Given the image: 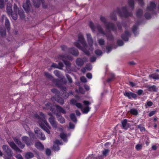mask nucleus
Segmentation results:
<instances>
[{
    "mask_svg": "<svg viewBox=\"0 0 159 159\" xmlns=\"http://www.w3.org/2000/svg\"><path fill=\"white\" fill-rule=\"evenodd\" d=\"M78 39L79 41L82 44L83 47L81 46L78 42H75L74 43L75 46L82 50L87 55H89L90 53L88 50V47L84 36L82 34H80L78 35Z\"/></svg>",
    "mask_w": 159,
    "mask_h": 159,
    "instance_id": "3",
    "label": "nucleus"
},
{
    "mask_svg": "<svg viewBox=\"0 0 159 159\" xmlns=\"http://www.w3.org/2000/svg\"><path fill=\"white\" fill-rule=\"evenodd\" d=\"M95 53L97 55H100L102 54V52L101 50L98 49L95 51Z\"/></svg>",
    "mask_w": 159,
    "mask_h": 159,
    "instance_id": "51",
    "label": "nucleus"
},
{
    "mask_svg": "<svg viewBox=\"0 0 159 159\" xmlns=\"http://www.w3.org/2000/svg\"><path fill=\"white\" fill-rule=\"evenodd\" d=\"M142 144H138L136 146L135 148L137 151H139L142 149Z\"/></svg>",
    "mask_w": 159,
    "mask_h": 159,
    "instance_id": "43",
    "label": "nucleus"
},
{
    "mask_svg": "<svg viewBox=\"0 0 159 159\" xmlns=\"http://www.w3.org/2000/svg\"><path fill=\"white\" fill-rule=\"evenodd\" d=\"M143 14V11L140 9H139L136 12V16L138 17H140Z\"/></svg>",
    "mask_w": 159,
    "mask_h": 159,
    "instance_id": "38",
    "label": "nucleus"
},
{
    "mask_svg": "<svg viewBox=\"0 0 159 159\" xmlns=\"http://www.w3.org/2000/svg\"><path fill=\"white\" fill-rule=\"evenodd\" d=\"M156 5L155 3L153 2H151L149 6L147 7V11L152 12L156 8Z\"/></svg>",
    "mask_w": 159,
    "mask_h": 159,
    "instance_id": "13",
    "label": "nucleus"
},
{
    "mask_svg": "<svg viewBox=\"0 0 159 159\" xmlns=\"http://www.w3.org/2000/svg\"><path fill=\"white\" fill-rule=\"evenodd\" d=\"M56 107L57 109L59 112L60 113H62L63 114H65L66 113V111L62 107L57 105H56Z\"/></svg>",
    "mask_w": 159,
    "mask_h": 159,
    "instance_id": "28",
    "label": "nucleus"
},
{
    "mask_svg": "<svg viewBox=\"0 0 159 159\" xmlns=\"http://www.w3.org/2000/svg\"><path fill=\"white\" fill-rule=\"evenodd\" d=\"M150 78H152L155 80L159 79V75L157 74H152L149 75Z\"/></svg>",
    "mask_w": 159,
    "mask_h": 159,
    "instance_id": "32",
    "label": "nucleus"
},
{
    "mask_svg": "<svg viewBox=\"0 0 159 159\" xmlns=\"http://www.w3.org/2000/svg\"><path fill=\"white\" fill-rule=\"evenodd\" d=\"M35 133L37 134L38 137L40 139L44 140L45 139V137L44 134L41 132L40 129L38 128H35L34 129Z\"/></svg>",
    "mask_w": 159,
    "mask_h": 159,
    "instance_id": "9",
    "label": "nucleus"
},
{
    "mask_svg": "<svg viewBox=\"0 0 159 159\" xmlns=\"http://www.w3.org/2000/svg\"><path fill=\"white\" fill-rule=\"evenodd\" d=\"M100 20L103 24L105 27L107 29L109 30H111L113 31H116V28L114 24L111 22H108L105 17L101 16L100 17Z\"/></svg>",
    "mask_w": 159,
    "mask_h": 159,
    "instance_id": "5",
    "label": "nucleus"
},
{
    "mask_svg": "<svg viewBox=\"0 0 159 159\" xmlns=\"http://www.w3.org/2000/svg\"><path fill=\"white\" fill-rule=\"evenodd\" d=\"M62 142L61 141L58 140H56L54 142L53 145V148L55 151H58L59 149V147L58 145V144H61Z\"/></svg>",
    "mask_w": 159,
    "mask_h": 159,
    "instance_id": "16",
    "label": "nucleus"
},
{
    "mask_svg": "<svg viewBox=\"0 0 159 159\" xmlns=\"http://www.w3.org/2000/svg\"><path fill=\"white\" fill-rule=\"evenodd\" d=\"M85 68L88 70H90L92 69V66L90 64H88L85 66Z\"/></svg>",
    "mask_w": 159,
    "mask_h": 159,
    "instance_id": "50",
    "label": "nucleus"
},
{
    "mask_svg": "<svg viewBox=\"0 0 159 159\" xmlns=\"http://www.w3.org/2000/svg\"><path fill=\"white\" fill-rule=\"evenodd\" d=\"M2 148L7 156L10 157L12 156L11 150L8 146L5 145H3L2 147Z\"/></svg>",
    "mask_w": 159,
    "mask_h": 159,
    "instance_id": "10",
    "label": "nucleus"
},
{
    "mask_svg": "<svg viewBox=\"0 0 159 159\" xmlns=\"http://www.w3.org/2000/svg\"><path fill=\"white\" fill-rule=\"evenodd\" d=\"M45 152L47 155L49 156L51 154V150L50 149L47 148L46 149Z\"/></svg>",
    "mask_w": 159,
    "mask_h": 159,
    "instance_id": "56",
    "label": "nucleus"
},
{
    "mask_svg": "<svg viewBox=\"0 0 159 159\" xmlns=\"http://www.w3.org/2000/svg\"><path fill=\"white\" fill-rule=\"evenodd\" d=\"M3 19H5V25L7 30H9L10 29V23L9 20L6 16L4 15L2 16Z\"/></svg>",
    "mask_w": 159,
    "mask_h": 159,
    "instance_id": "19",
    "label": "nucleus"
},
{
    "mask_svg": "<svg viewBox=\"0 0 159 159\" xmlns=\"http://www.w3.org/2000/svg\"><path fill=\"white\" fill-rule=\"evenodd\" d=\"M56 100L61 104H63L64 103L63 99L60 97H58L57 99H56Z\"/></svg>",
    "mask_w": 159,
    "mask_h": 159,
    "instance_id": "42",
    "label": "nucleus"
},
{
    "mask_svg": "<svg viewBox=\"0 0 159 159\" xmlns=\"http://www.w3.org/2000/svg\"><path fill=\"white\" fill-rule=\"evenodd\" d=\"M60 137L65 141H67L66 134L64 133H61L60 135Z\"/></svg>",
    "mask_w": 159,
    "mask_h": 159,
    "instance_id": "37",
    "label": "nucleus"
},
{
    "mask_svg": "<svg viewBox=\"0 0 159 159\" xmlns=\"http://www.w3.org/2000/svg\"><path fill=\"white\" fill-rule=\"evenodd\" d=\"M48 121L52 127L55 129L57 128V123L55 120L54 118L53 117H50L48 119Z\"/></svg>",
    "mask_w": 159,
    "mask_h": 159,
    "instance_id": "14",
    "label": "nucleus"
},
{
    "mask_svg": "<svg viewBox=\"0 0 159 159\" xmlns=\"http://www.w3.org/2000/svg\"><path fill=\"white\" fill-rule=\"evenodd\" d=\"M16 157L18 159H23L22 156L20 154H18L16 156Z\"/></svg>",
    "mask_w": 159,
    "mask_h": 159,
    "instance_id": "64",
    "label": "nucleus"
},
{
    "mask_svg": "<svg viewBox=\"0 0 159 159\" xmlns=\"http://www.w3.org/2000/svg\"><path fill=\"white\" fill-rule=\"evenodd\" d=\"M61 59L67 67H69L70 66L71 63L69 61L66 60V59L69 60H72V57L71 56L62 55L61 56Z\"/></svg>",
    "mask_w": 159,
    "mask_h": 159,
    "instance_id": "8",
    "label": "nucleus"
},
{
    "mask_svg": "<svg viewBox=\"0 0 159 159\" xmlns=\"http://www.w3.org/2000/svg\"><path fill=\"white\" fill-rule=\"evenodd\" d=\"M54 73L55 74V75L58 78H61V79H62L63 76L62 75L60 74V72L58 70H55L54 71Z\"/></svg>",
    "mask_w": 159,
    "mask_h": 159,
    "instance_id": "35",
    "label": "nucleus"
},
{
    "mask_svg": "<svg viewBox=\"0 0 159 159\" xmlns=\"http://www.w3.org/2000/svg\"><path fill=\"white\" fill-rule=\"evenodd\" d=\"M148 90L149 91H154L157 92V88L154 85H153L152 86H148Z\"/></svg>",
    "mask_w": 159,
    "mask_h": 159,
    "instance_id": "33",
    "label": "nucleus"
},
{
    "mask_svg": "<svg viewBox=\"0 0 159 159\" xmlns=\"http://www.w3.org/2000/svg\"><path fill=\"white\" fill-rule=\"evenodd\" d=\"M80 80L82 82L84 83H85L87 82L86 78L84 76H82L80 78Z\"/></svg>",
    "mask_w": 159,
    "mask_h": 159,
    "instance_id": "55",
    "label": "nucleus"
},
{
    "mask_svg": "<svg viewBox=\"0 0 159 159\" xmlns=\"http://www.w3.org/2000/svg\"><path fill=\"white\" fill-rule=\"evenodd\" d=\"M41 2H42L43 7L44 8H47L48 7L47 5L44 2V1H41Z\"/></svg>",
    "mask_w": 159,
    "mask_h": 159,
    "instance_id": "58",
    "label": "nucleus"
},
{
    "mask_svg": "<svg viewBox=\"0 0 159 159\" xmlns=\"http://www.w3.org/2000/svg\"><path fill=\"white\" fill-rule=\"evenodd\" d=\"M147 12H146L145 14V17L147 19H149L151 17V14L149 13V11H147Z\"/></svg>",
    "mask_w": 159,
    "mask_h": 159,
    "instance_id": "46",
    "label": "nucleus"
},
{
    "mask_svg": "<svg viewBox=\"0 0 159 159\" xmlns=\"http://www.w3.org/2000/svg\"><path fill=\"white\" fill-rule=\"evenodd\" d=\"M52 105L48 102L45 104V108L49 109L53 113H55V111L52 108Z\"/></svg>",
    "mask_w": 159,
    "mask_h": 159,
    "instance_id": "26",
    "label": "nucleus"
},
{
    "mask_svg": "<svg viewBox=\"0 0 159 159\" xmlns=\"http://www.w3.org/2000/svg\"><path fill=\"white\" fill-rule=\"evenodd\" d=\"M83 59L84 60L80 58H78L76 60V63L78 66H82L83 65L84 62L87 61V59L85 57L83 58Z\"/></svg>",
    "mask_w": 159,
    "mask_h": 159,
    "instance_id": "11",
    "label": "nucleus"
},
{
    "mask_svg": "<svg viewBox=\"0 0 159 159\" xmlns=\"http://www.w3.org/2000/svg\"><path fill=\"white\" fill-rule=\"evenodd\" d=\"M87 77L89 79H91L92 78V75L90 73H88L86 75Z\"/></svg>",
    "mask_w": 159,
    "mask_h": 159,
    "instance_id": "63",
    "label": "nucleus"
},
{
    "mask_svg": "<svg viewBox=\"0 0 159 159\" xmlns=\"http://www.w3.org/2000/svg\"><path fill=\"white\" fill-rule=\"evenodd\" d=\"M121 122L123 128L127 129L129 127V126L127 123V120L126 119L124 120Z\"/></svg>",
    "mask_w": 159,
    "mask_h": 159,
    "instance_id": "30",
    "label": "nucleus"
},
{
    "mask_svg": "<svg viewBox=\"0 0 159 159\" xmlns=\"http://www.w3.org/2000/svg\"><path fill=\"white\" fill-rule=\"evenodd\" d=\"M70 117L71 120L74 122H76L77 119L75 115L74 114H71L70 115Z\"/></svg>",
    "mask_w": 159,
    "mask_h": 159,
    "instance_id": "41",
    "label": "nucleus"
},
{
    "mask_svg": "<svg viewBox=\"0 0 159 159\" xmlns=\"http://www.w3.org/2000/svg\"><path fill=\"white\" fill-rule=\"evenodd\" d=\"M14 140L21 148H24L25 145L19 139L15 138L14 139Z\"/></svg>",
    "mask_w": 159,
    "mask_h": 159,
    "instance_id": "24",
    "label": "nucleus"
},
{
    "mask_svg": "<svg viewBox=\"0 0 159 159\" xmlns=\"http://www.w3.org/2000/svg\"><path fill=\"white\" fill-rule=\"evenodd\" d=\"M124 95L127 96L129 98H135L137 97V95L136 94L131 92H125L124 93Z\"/></svg>",
    "mask_w": 159,
    "mask_h": 159,
    "instance_id": "18",
    "label": "nucleus"
},
{
    "mask_svg": "<svg viewBox=\"0 0 159 159\" xmlns=\"http://www.w3.org/2000/svg\"><path fill=\"white\" fill-rule=\"evenodd\" d=\"M0 33L2 36H5L6 35V31L4 29L0 27Z\"/></svg>",
    "mask_w": 159,
    "mask_h": 159,
    "instance_id": "40",
    "label": "nucleus"
},
{
    "mask_svg": "<svg viewBox=\"0 0 159 159\" xmlns=\"http://www.w3.org/2000/svg\"><path fill=\"white\" fill-rule=\"evenodd\" d=\"M18 8L16 4H14L13 10L12 9L11 6H7V12L9 15L11 16L12 19L15 20L17 18V11Z\"/></svg>",
    "mask_w": 159,
    "mask_h": 159,
    "instance_id": "4",
    "label": "nucleus"
},
{
    "mask_svg": "<svg viewBox=\"0 0 159 159\" xmlns=\"http://www.w3.org/2000/svg\"><path fill=\"white\" fill-rule=\"evenodd\" d=\"M128 7L125 6L122 7L121 11L119 8H117L116 10L114 11L110 15L111 19L113 20H117L116 15L118 14L121 17H127L131 16L132 14L131 12L129 11Z\"/></svg>",
    "mask_w": 159,
    "mask_h": 159,
    "instance_id": "1",
    "label": "nucleus"
},
{
    "mask_svg": "<svg viewBox=\"0 0 159 159\" xmlns=\"http://www.w3.org/2000/svg\"><path fill=\"white\" fill-rule=\"evenodd\" d=\"M96 59V57L93 56L92 57H91L90 58V61L91 62H93L95 61Z\"/></svg>",
    "mask_w": 159,
    "mask_h": 159,
    "instance_id": "59",
    "label": "nucleus"
},
{
    "mask_svg": "<svg viewBox=\"0 0 159 159\" xmlns=\"http://www.w3.org/2000/svg\"><path fill=\"white\" fill-rule=\"evenodd\" d=\"M130 35V34L129 31L125 30V34H123L121 36V38L124 40L127 41L128 40V37Z\"/></svg>",
    "mask_w": 159,
    "mask_h": 159,
    "instance_id": "23",
    "label": "nucleus"
},
{
    "mask_svg": "<svg viewBox=\"0 0 159 159\" xmlns=\"http://www.w3.org/2000/svg\"><path fill=\"white\" fill-rule=\"evenodd\" d=\"M30 0H26V2L23 3V7L26 11L28 12L30 10Z\"/></svg>",
    "mask_w": 159,
    "mask_h": 159,
    "instance_id": "15",
    "label": "nucleus"
},
{
    "mask_svg": "<svg viewBox=\"0 0 159 159\" xmlns=\"http://www.w3.org/2000/svg\"><path fill=\"white\" fill-rule=\"evenodd\" d=\"M83 103L84 105V107H83L81 104V107H80L79 108L80 109L83 113L87 114L90 110V108L89 107V105H90L91 103L89 101H84Z\"/></svg>",
    "mask_w": 159,
    "mask_h": 159,
    "instance_id": "7",
    "label": "nucleus"
},
{
    "mask_svg": "<svg viewBox=\"0 0 159 159\" xmlns=\"http://www.w3.org/2000/svg\"><path fill=\"white\" fill-rule=\"evenodd\" d=\"M34 156L33 154L31 152H28L26 153L25 157L27 159H30L33 157Z\"/></svg>",
    "mask_w": 159,
    "mask_h": 159,
    "instance_id": "34",
    "label": "nucleus"
},
{
    "mask_svg": "<svg viewBox=\"0 0 159 159\" xmlns=\"http://www.w3.org/2000/svg\"><path fill=\"white\" fill-rule=\"evenodd\" d=\"M128 4L131 10H133L134 9V0H129Z\"/></svg>",
    "mask_w": 159,
    "mask_h": 159,
    "instance_id": "29",
    "label": "nucleus"
},
{
    "mask_svg": "<svg viewBox=\"0 0 159 159\" xmlns=\"http://www.w3.org/2000/svg\"><path fill=\"white\" fill-rule=\"evenodd\" d=\"M106 49L107 50V52L108 53L112 49V47L111 45H109L107 46Z\"/></svg>",
    "mask_w": 159,
    "mask_h": 159,
    "instance_id": "52",
    "label": "nucleus"
},
{
    "mask_svg": "<svg viewBox=\"0 0 159 159\" xmlns=\"http://www.w3.org/2000/svg\"><path fill=\"white\" fill-rule=\"evenodd\" d=\"M69 126L70 128V129H74L75 127L74 125L71 122H70L69 123Z\"/></svg>",
    "mask_w": 159,
    "mask_h": 159,
    "instance_id": "62",
    "label": "nucleus"
},
{
    "mask_svg": "<svg viewBox=\"0 0 159 159\" xmlns=\"http://www.w3.org/2000/svg\"><path fill=\"white\" fill-rule=\"evenodd\" d=\"M129 112L130 114L135 116H137L138 114V111L135 109H131L130 110Z\"/></svg>",
    "mask_w": 159,
    "mask_h": 159,
    "instance_id": "36",
    "label": "nucleus"
},
{
    "mask_svg": "<svg viewBox=\"0 0 159 159\" xmlns=\"http://www.w3.org/2000/svg\"><path fill=\"white\" fill-rule=\"evenodd\" d=\"M107 37V39L110 40H112L113 39V37L112 34L109 33L107 34L106 33V34H104Z\"/></svg>",
    "mask_w": 159,
    "mask_h": 159,
    "instance_id": "39",
    "label": "nucleus"
},
{
    "mask_svg": "<svg viewBox=\"0 0 159 159\" xmlns=\"http://www.w3.org/2000/svg\"><path fill=\"white\" fill-rule=\"evenodd\" d=\"M46 77L49 79H52V75H51L50 74L45 72L44 73Z\"/></svg>",
    "mask_w": 159,
    "mask_h": 159,
    "instance_id": "44",
    "label": "nucleus"
},
{
    "mask_svg": "<svg viewBox=\"0 0 159 159\" xmlns=\"http://www.w3.org/2000/svg\"><path fill=\"white\" fill-rule=\"evenodd\" d=\"M21 139L28 146L31 145L32 144V142L31 139L26 136H23L21 138Z\"/></svg>",
    "mask_w": 159,
    "mask_h": 159,
    "instance_id": "12",
    "label": "nucleus"
},
{
    "mask_svg": "<svg viewBox=\"0 0 159 159\" xmlns=\"http://www.w3.org/2000/svg\"><path fill=\"white\" fill-rule=\"evenodd\" d=\"M89 26L93 32H94L97 29L100 33L103 35L106 34V33L103 30L102 26L99 24H97L95 26L93 22L90 21L89 23Z\"/></svg>",
    "mask_w": 159,
    "mask_h": 159,
    "instance_id": "6",
    "label": "nucleus"
},
{
    "mask_svg": "<svg viewBox=\"0 0 159 159\" xmlns=\"http://www.w3.org/2000/svg\"><path fill=\"white\" fill-rule=\"evenodd\" d=\"M4 0H0V8H2L4 7Z\"/></svg>",
    "mask_w": 159,
    "mask_h": 159,
    "instance_id": "48",
    "label": "nucleus"
},
{
    "mask_svg": "<svg viewBox=\"0 0 159 159\" xmlns=\"http://www.w3.org/2000/svg\"><path fill=\"white\" fill-rule=\"evenodd\" d=\"M18 14L20 16V17L21 19H24L25 17V15L24 14V11L22 10H19L18 9Z\"/></svg>",
    "mask_w": 159,
    "mask_h": 159,
    "instance_id": "31",
    "label": "nucleus"
},
{
    "mask_svg": "<svg viewBox=\"0 0 159 159\" xmlns=\"http://www.w3.org/2000/svg\"><path fill=\"white\" fill-rule=\"evenodd\" d=\"M40 3L39 2H35L34 3V6L36 8H38L40 6Z\"/></svg>",
    "mask_w": 159,
    "mask_h": 159,
    "instance_id": "61",
    "label": "nucleus"
},
{
    "mask_svg": "<svg viewBox=\"0 0 159 159\" xmlns=\"http://www.w3.org/2000/svg\"><path fill=\"white\" fill-rule=\"evenodd\" d=\"M117 43L119 46H122L123 44V42L121 40H119L117 42Z\"/></svg>",
    "mask_w": 159,
    "mask_h": 159,
    "instance_id": "57",
    "label": "nucleus"
},
{
    "mask_svg": "<svg viewBox=\"0 0 159 159\" xmlns=\"http://www.w3.org/2000/svg\"><path fill=\"white\" fill-rule=\"evenodd\" d=\"M86 35L89 45L90 47H91L93 45V39L91 36V35L89 33L86 34Z\"/></svg>",
    "mask_w": 159,
    "mask_h": 159,
    "instance_id": "20",
    "label": "nucleus"
},
{
    "mask_svg": "<svg viewBox=\"0 0 159 159\" xmlns=\"http://www.w3.org/2000/svg\"><path fill=\"white\" fill-rule=\"evenodd\" d=\"M98 42L99 44L101 46L103 45L104 44V41L102 39H99L98 40Z\"/></svg>",
    "mask_w": 159,
    "mask_h": 159,
    "instance_id": "47",
    "label": "nucleus"
},
{
    "mask_svg": "<svg viewBox=\"0 0 159 159\" xmlns=\"http://www.w3.org/2000/svg\"><path fill=\"white\" fill-rule=\"evenodd\" d=\"M152 102L151 101H148L146 104L145 106H146L147 105L148 106H151L152 105Z\"/></svg>",
    "mask_w": 159,
    "mask_h": 159,
    "instance_id": "60",
    "label": "nucleus"
},
{
    "mask_svg": "<svg viewBox=\"0 0 159 159\" xmlns=\"http://www.w3.org/2000/svg\"><path fill=\"white\" fill-rule=\"evenodd\" d=\"M61 48L62 50L67 51L68 52L69 48H67L66 46L65 45L62 46Z\"/></svg>",
    "mask_w": 159,
    "mask_h": 159,
    "instance_id": "54",
    "label": "nucleus"
},
{
    "mask_svg": "<svg viewBox=\"0 0 159 159\" xmlns=\"http://www.w3.org/2000/svg\"><path fill=\"white\" fill-rule=\"evenodd\" d=\"M109 152V149H105L102 152V154L104 156H106Z\"/></svg>",
    "mask_w": 159,
    "mask_h": 159,
    "instance_id": "49",
    "label": "nucleus"
},
{
    "mask_svg": "<svg viewBox=\"0 0 159 159\" xmlns=\"http://www.w3.org/2000/svg\"><path fill=\"white\" fill-rule=\"evenodd\" d=\"M68 52L71 53L72 55L75 56H78L79 55L78 51L75 49L74 48H69Z\"/></svg>",
    "mask_w": 159,
    "mask_h": 159,
    "instance_id": "21",
    "label": "nucleus"
},
{
    "mask_svg": "<svg viewBox=\"0 0 159 159\" xmlns=\"http://www.w3.org/2000/svg\"><path fill=\"white\" fill-rule=\"evenodd\" d=\"M70 103L73 105H75L78 108L81 107V103L77 102L74 99H72L70 101Z\"/></svg>",
    "mask_w": 159,
    "mask_h": 159,
    "instance_id": "25",
    "label": "nucleus"
},
{
    "mask_svg": "<svg viewBox=\"0 0 159 159\" xmlns=\"http://www.w3.org/2000/svg\"><path fill=\"white\" fill-rule=\"evenodd\" d=\"M57 116V119L58 121L61 123L63 124L65 122V119L61 116L60 114L57 113H55Z\"/></svg>",
    "mask_w": 159,
    "mask_h": 159,
    "instance_id": "22",
    "label": "nucleus"
},
{
    "mask_svg": "<svg viewBox=\"0 0 159 159\" xmlns=\"http://www.w3.org/2000/svg\"><path fill=\"white\" fill-rule=\"evenodd\" d=\"M35 116L38 120V123L40 127L48 134H50L49 129H51V127L46 120L44 115L43 113L40 112V115L36 114Z\"/></svg>",
    "mask_w": 159,
    "mask_h": 159,
    "instance_id": "2",
    "label": "nucleus"
},
{
    "mask_svg": "<svg viewBox=\"0 0 159 159\" xmlns=\"http://www.w3.org/2000/svg\"><path fill=\"white\" fill-rule=\"evenodd\" d=\"M9 144L12 149L16 151L21 152L22 150H20L13 142H10Z\"/></svg>",
    "mask_w": 159,
    "mask_h": 159,
    "instance_id": "17",
    "label": "nucleus"
},
{
    "mask_svg": "<svg viewBox=\"0 0 159 159\" xmlns=\"http://www.w3.org/2000/svg\"><path fill=\"white\" fill-rule=\"evenodd\" d=\"M35 146L38 149L41 150H43L44 148V146L39 142L36 143Z\"/></svg>",
    "mask_w": 159,
    "mask_h": 159,
    "instance_id": "27",
    "label": "nucleus"
},
{
    "mask_svg": "<svg viewBox=\"0 0 159 159\" xmlns=\"http://www.w3.org/2000/svg\"><path fill=\"white\" fill-rule=\"evenodd\" d=\"M138 28V26L136 25H134L133 26L132 29V31L133 33L134 34L136 35L137 32H136V30H137Z\"/></svg>",
    "mask_w": 159,
    "mask_h": 159,
    "instance_id": "45",
    "label": "nucleus"
},
{
    "mask_svg": "<svg viewBox=\"0 0 159 159\" xmlns=\"http://www.w3.org/2000/svg\"><path fill=\"white\" fill-rule=\"evenodd\" d=\"M66 77L69 81V83L70 84L72 82V81L70 77L67 74L66 75Z\"/></svg>",
    "mask_w": 159,
    "mask_h": 159,
    "instance_id": "53",
    "label": "nucleus"
}]
</instances>
